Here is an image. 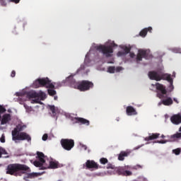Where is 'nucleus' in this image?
<instances>
[{"label":"nucleus","instance_id":"obj_1","mask_svg":"<svg viewBox=\"0 0 181 181\" xmlns=\"http://www.w3.org/2000/svg\"><path fill=\"white\" fill-rule=\"evenodd\" d=\"M36 158L39 160H35L33 165L36 168H40V170H45V169H57L59 168V162L56 160H51L49 161V165L45 166L46 160H45V154L42 152L37 151Z\"/></svg>","mask_w":181,"mask_h":181},{"label":"nucleus","instance_id":"obj_2","mask_svg":"<svg viewBox=\"0 0 181 181\" xmlns=\"http://www.w3.org/2000/svg\"><path fill=\"white\" fill-rule=\"evenodd\" d=\"M66 83H69L70 86L72 87V88H76L77 90H79V91H88L90 88L94 87V83H93V82L89 81L76 82V80L73 78V76H69L66 79Z\"/></svg>","mask_w":181,"mask_h":181},{"label":"nucleus","instance_id":"obj_3","mask_svg":"<svg viewBox=\"0 0 181 181\" xmlns=\"http://www.w3.org/2000/svg\"><path fill=\"white\" fill-rule=\"evenodd\" d=\"M21 170L30 172V168L25 164L13 163L7 165L6 173V175H11V176H18Z\"/></svg>","mask_w":181,"mask_h":181},{"label":"nucleus","instance_id":"obj_4","mask_svg":"<svg viewBox=\"0 0 181 181\" xmlns=\"http://www.w3.org/2000/svg\"><path fill=\"white\" fill-rule=\"evenodd\" d=\"M21 131H22V128L19 129V130H18V128H15L12 131L13 141H28V142H30V141H32L30 135L26 132H21Z\"/></svg>","mask_w":181,"mask_h":181},{"label":"nucleus","instance_id":"obj_5","mask_svg":"<svg viewBox=\"0 0 181 181\" xmlns=\"http://www.w3.org/2000/svg\"><path fill=\"white\" fill-rule=\"evenodd\" d=\"M34 88H39L40 87H46V88H54V85L49 78H42L36 79L33 83Z\"/></svg>","mask_w":181,"mask_h":181},{"label":"nucleus","instance_id":"obj_6","mask_svg":"<svg viewBox=\"0 0 181 181\" xmlns=\"http://www.w3.org/2000/svg\"><path fill=\"white\" fill-rule=\"evenodd\" d=\"M96 50H98L100 53H103L105 57H112V53H114L112 45H99L96 47Z\"/></svg>","mask_w":181,"mask_h":181},{"label":"nucleus","instance_id":"obj_7","mask_svg":"<svg viewBox=\"0 0 181 181\" xmlns=\"http://www.w3.org/2000/svg\"><path fill=\"white\" fill-rule=\"evenodd\" d=\"M168 74H162L156 71H151L148 72V76L150 80L160 81V80H165Z\"/></svg>","mask_w":181,"mask_h":181},{"label":"nucleus","instance_id":"obj_8","mask_svg":"<svg viewBox=\"0 0 181 181\" xmlns=\"http://www.w3.org/2000/svg\"><path fill=\"white\" fill-rule=\"evenodd\" d=\"M61 145L65 151H71L74 148V140L62 139H61Z\"/></svg>","mask_w":181,"mask_h":181},{"label":"nucleus","instance_id":"obj_9","mask_svg":"<svg viewBox=\"0 0 181 181\" xmlns=\"http://www.w3.org/2000/svg\"><path fill=\"white\" fill-rule=\"evenodd\" d=\"M151 58V54H149V50L148 49H139V52L136 55V60L137 62H142V59H148Z\"/></svg>","mask_w":181,"mask_h":181},{"label":"nucleus","instance_id":"obj_10","mask_svg":"<svg viewBox=\"0 0 181 181\" xmlns=\"http://www.w3.org/2000/svg\"><path fill=\"white\" fill-rule=\"evenodd\" d=\"M83 168L86 169H95L97 170L99 168V165L95 161L93 160H87L86 163L83 164Z\"/></svg>","mask_w":181,"mask_h":181},{"label":"nucleus","instance_id":"obj_11","mask_svg":"<svg viewBox=\"0 0 181 181\" xmlns=\"http://www.w3.org/2000/svg\"><path fill=\"white\" fill-rule=\"evenodd\" d=\"M164 80L170 83V86H168V91H170V93L173 91L175 87L173 86V79L172 78L171 75L168 74Z\"/></svg>","mask_w":181,"mask_h":181},{"label":"nucleus","instance_id":"obj_12","mask_svg":"<svg viewBox=\"0 0 181 181\" xmlns=\"http://www.w3.org/2000/svg\"><path fill=\"white\" fill-rule=\"evenodd\" d=\"M156 88L158 91H160L162 93V94H167L168 90H166V86H163V84L156 83Z\"/></svg>","mask_w":181,"mask_h":181},{"label":"nucleus","instance_id":"obj_13","mask_svg":"<svg viewBox=\"0 0 181 181\" xmlns=\"http://www.w3.org/2000/svg\"><path fill=\"white\" fill-rule=\"evenodd\" d=\"M171 122L173 124H175V125H179L181 123V115H175L170 118Z\"/></svg>","mask_w":181,"mask_h":181},{"label":"nucleus","instance_id":"obj_14","mask_svg":"<svg viewBox=\"0 0 181 181\" xmlns=\"http://www.w3.org/2000/svg\"><path fill=\"white\" fill-rule=\"evenodd\" d=\"M76 124H82L83 125H90V121H88L87 119H84L83 117H75L74 118Z\"/></svg>","mask_w":181,"mask_h":181},{"label":"nucleus","instance_id":"obj_15","mask_svg":"<svg viewBox=\"0 0 181 181\" xmlns=\"http://www.w3.org/2000/svg\"><path fill=\"white\" fill-rule=\"evenodd\" d=\"M11 119V116L10 114H5L2 116L1 124L5 125L9 122Z\"/></svg>","mask_w":181,"mask_h":181},{"label":"nucleus","instance_id":"obj_16","mask_svg":"<svg viewBox=\"0 0 181 181\" xmlns=\"http://www.w3.org/2000/svg\"><path fill=\"white\" fill-rule=\"evenodd\" d=\"M126 113L129 116L136 115V114H138V112H136V110H135V108H134V107H132V106L127 107Z\"/></svg>","mask_w":181,"mask_h":181},{"label":"nucleus","instance_id":"obj_17","mask_svg":"<svg viewBox=\"0 0 181 181\" xmlns=\"http://www.w3.org/2000/svg\"><path fill=\"white\" fill-rule=\"evenodd\" d=\"M117 173H119V175H123L124 176H131V175H132L131 171L125 170V169H124L122 167L117 169Z\"/></svg>","mask_w":181,"mask_h":181},{"label":"nucleus","instance_id":"obj_18","mask_svg":"<svg viewBox=\"0 0 181 181\" xmlns=\"http://www.w3.org/2000/svg\"><path fill=\"white\" fill-rule=\"evenodd\" d=\"M159 136H160V134L159 133L149 134V136L146 137L144 141H153V139H158Z\"/></svg>","mask_w":181,"mask_h":181},{"label":"nucleus","instance_id":"obj_19","mask_svg":"<svg viewBox=\"0 0 181 181\" xmlns=\"http://www.w3.org/2000/svg\"><path fill=\"white\" fill-rule=\"evenodd\" d=\"M148 32H150V33H152V27L146 28L141 30V32L139 33V35L141 37H145V36H146V35H148Z\"/></svg>","mask_w":181,"mask_h":181},{"label":"nucleus","instance_id":"obj_20","mask_svg":"<svg viewBox=\"0 0 181 181\" xmlns=\"http://www.w3.org/2000/svg\"><path fill=\"white\" fill-rule=\"evenodd\" d=\"M168 138H169V140H168L169 142H175L176 139H180L181 133L177 132L176 134L168 136Z\"/></svg>","mask_w":181,"mask_h":181},{"label":"nucleus","instance_id":"obj_21","mask_svg":"<svg viewBox=\"0 0 181 181\" xmlns=\"http://www.w3.org/2000/svg\"><path fill=\"white\" fill-rule=\"evenodd\" d=\"M130 152L129 151H121L119 154L118 159L119 160H124L127 156L129 155Z\"/></svg>","mask_w":181,"mask_h":181},{"label":"nucleus","instance_id":"obj_22","mask_svg":"<svg viewBox=\"0 0 181 181\" xmlns=\"http://www.w3.org/2000/svg\"><path fill=\"white\" fill-rule=\"evenodd\" d=\"M163 104L165 106L172 105L173 104V100H172V98H167L166 99L163 100Z\"/></svg>","mask_w":181,"mask_h":181},{"label":"nucleus","instance_id":"obj_23","mask_svg":"<svg viewBox=\"0 0 181 181\" xmlns=\"http://www.w3.org/2000/svg\"><path fill=\"white\" fill-rule=\"evenodd\" d=\"M27 97L28 98H39V93L36 92H28Z\"/></svg>","mask_w":181,"mask_h":181},{"label":"nucleus","instance_id":"obj_24","mask_svg":"<svg viewBox=\"0 0 181 181\" xmlns=\"http://www.w3.org/2000/svg\"><path fill=\"white\" fill-rule=\"evenodd\" d=\"M37 173H28L27 176L24 177V180H29L28 179H33V177H37Z\"/></svg>","mask_w":181,"mask_h":181},{"label":"nucleus","instance_id":"obj_25","mask_svg":"<svg viewBox=\"0 0 181 181\" xmlns=\"http://www.w3.org/2000/svg\"><path fill=\"white\" fill-rule=\"evenodd\" d=\"M49 110L52 112L53 117H56V107L54 105H49Z\"/></svg>","mask_w":181,"mask_h":181},{"label":"nucleus","instance_id":"obj_26","mask_svg":"<svg viewBox=\"0 0 181 181\" xmlns=\"http://www.w3.org/2000/svg\"><path fill=\"white\" fill-rule=\"evenodd\" d=\"M122 49L124 50V52L125 53V54H128V53L131 52V47H128L127 46H123Z\"/></svg>","mask_w":181,"mask_h":181},{"label":"nucleus","instance_id":"obj_27","mask_svg":"<svg viewBox=\"0 0 181 181\" xmlns=\"http://www.w3.org/2000/svg\"><path fill=\"white\" fill-rule=\"evenodd\" d=\"M2 155H8V152L5 148L0 147V158H2Z\"/></svg>","mask_w":181,"mask_h":181},{"label":"nucleus","instance_id":"obj_28","mask_svg":"<svg viewBox=\"0 0 181 181\" xmlns=\"http://www.w3.org/2000/svg\"><path fill=\"white\" fill-rule=\"evenodd\" d=\"M107 72L110 73L111 74L115 73V66H109L107 68Z\"/></svg>","mask_w":181,"mask_h":181},{"label":"nucleus","instance_id":"obj_29","mask_svg":"<svg viewBox=\"0 0 181 181\" xmlns=\"http://www.w3.org/2000/svg\"><path fill=\"white\" fill-rule=\"evenodd\" d=\"M47 91L49 95H56V90H54L53 88L48 89Z\"/></svg>","mask_w":181,"mask_h":181},{"label":"nucleus","instance_id":"obj_30","mask_svg":"<svg viewBox=\"0 0 181 181\" xmlns=\"http://www.w3.org/2000/svg\"><path fill=\"white\" fill-rule=\"evenodd\" d=\"M100 163H102V165H105L106 163H108V159L105 158H102L100 159Z\"/></svg>","mask_w":181,"mask_h":181},{"label":"nucleus","instance_id":"obj_31","mask_svg":"<svg viewBox=\"0 0 181 181\" xmlns=\"http://www.w3.org/2000/svg\"><path fill=\"white\" fill-rule=\"evenodd\" d=\"M4 112H6V109L0 105V117H1V114H4Z\"/></svg>","mask_w":181,"mask_h":181},{"label":"nucleus","instance_id":"obj_32","mask_svg":"<svg viewBox=\"0 0 181 181\" xmlns=\"http://www.w3.org/2000/svg\"><path fill=\"white\" fill-rule=\"evenodd\" d=\"M175 155H180V148H176L173 151Z\"/></svg>","mask_w":181,"mask_h":181},{"label":"nucleus","instance_id":"obj_33","mask_svg":"<svg viewBox=\"0 0 181 181\" xmlns=\"http://www.w3.org/2000/svg\"><path fill=\"white\" fill-rule=\"evenodd\" d=\"M0 4L1 6H6L8 5L6 0H0Z\"/></svg>","mask_w":181,"mask_h":181},{"label":"nucleus","instance_id":"obj_34","mask_svg":"<svg viewBox=\"0 0 181 181\" xmlns=\"http://www.w3.org/2000/svg\"><path fill=\"white\" fill-rule=\"evenodd\" d=\"M122 70H123L122 66H117V67L115 69V71H117V73H119V71H122Z\"/></svg>","mask_w":181,"mask_h":181},{"label":"nucleus","instance_id":"obj_35","mask_svg":"<svg viewBox=\"0 0 181 181\" xmlns=\"http://www.w3.org/2000/svg\"><path fill=\"white\" fill-rule=\"evenodd\" d=\"M166 93H158L157 94V97H158V98H160V99H162V98H163V95H165Z\"/></svg>","mask_w":181,"mask_h":181},{"label":"nucleus","instance_id":"obj_36","mask_svg":"<svg viewBox=\"0 0 181 181\" xmlns=\"http://www.w3.org/2000/svg\"><path fill=\"white\" fill-rule=\"evenodd\" d=\"M0 141L1 142V144H5V135L2 134L0 139Z\"/></svg>","mask_w":181,"mask_h":181},{"label":"nucleus","instance_id":"obj_37","mask_svg":"<svg viewBox=\"0 0 181 181\" xmlns=\"http://www.w3.org/2000/svg\"><path fill=\"white\" fill-rule=\"evenodd\" d=\"M125 53L124 52H122V51H119L118 52H117V56H119V57H121V56H125Z\"/></svg>","mask_w":181,"mask_h":181},{"label":"nucleus","instance_id":"obj_38","mask_svg":"<svg viewBox=\"0 0 181 181\" xmlns=\"http://www.w3.org/2000/svg\"><path fill=\"white\" fill-rule=\"evenodd\" d=\"M39 97H40L41 100H43L46 97V94L45 93H39Z\"/></svg>","mask_w":181,"mask_h":181},{"label":"nucleus","instance_id":"obj_39","mask_svg":"<svg viewBox=\"0 0 181 181\" xmlns=\"http://www.w3.org/2000/svg\"><path fill=\"white\" fill-rule=\"evenodd\" d=\"M8 2H13V4H19L21 2V0H8Z\"/></svg>","mask_w":181,"mask_h":181},{"label":"nucleus","instance_id":"obj_40","mask_svg":"<svg viewBox=\"0 0 181 181\" xmlns=\"http://www.w3.org/2000/svg\"><path fill=\"white\" fill-rule=\"evenodd\" d=\"M129 56L131 59H135V57H136V55H135V53L134 52H130Z\"/></svg>","mask_w":181,"mask_h":181},{"label":"nucleus","instance_id":"obj_41","mask_svg":"<svg viewBox=\"0 0 181 181\" xmlns=\"http://www.w3.org/2000/svg\"><path fill=\"white\" fill-rule=\"evenodd\" d=\"M48 135L47 134L42 136V141H47Z\"/></svg>","mask_w":181,"mask_h":181},{"label":"nucleus","instance_id":"obj_42","mask_svg":"<svg viewBox=\"0 0 181 181\" xmlns=\"http://www.w3.org/2000/svg\"><path fill=\"white\" fill-rule=\"evenodd\" d=\"M15 76H16V71H12L11 74V77H15Z\"/></svg>","mask_w":181,"mask_h":181},{"label":"nucleus","instance_id":"obj_43","mask_svg":"<svg viewBox=\"0 0 181 181\" xmlns=\"http://www.w3.org/2000/svg\"><path fill=\"white\" fill-rule=\"evenodd\" d=\"M157 143L158 144H166V141H165V140L158 141Z\"/></svg>","mask_w":181,"mask_h":181},{"label":"nucleus","instance_id":"obj_44","mask_svg":"<svg viewBox=\"0 0 181 181\" xmlns=\"http://www.w3.org/2000/svg\"><path fill=\"white\" fill-rule=\"evenodd\" d=\"M135 169H142V165H136L135 166Z\"/></svg>","mask_w":181,"mask_h":181},{"label":"nucleus","instance_id":"obj_45","mask_svg":"<svg viewBox=\"0 0 181 181\" xmlns=\"http://www.w3.org/2000/svg\"><path fill=\"white\" fill-rule=\"evenodd\" d=\"M173 101H175V103H176L177 104H179V100H177V98H174Z\"/></svg>","mask_w":181,"mask_h":181},{"label":"nucleus","instance_id":"obj_46","mask_svg":"<svg viewBox=\"0 0 181 181\" xmlns=\"http://www.w3.org/2000/svg\"><path fill=\"white\" fill-rule=\"evenodd\" d=\"M82 148H83L84 151H87V146L82 145Z\"/></svg>","mask_w":181,"mask_h":181},{"label":"nucleus","instance_id":"obj_47","mask_svg":"<svg viewBox=\"0 0 181 181\" xmlns=\"http://www.w3.org/2000/svg\"><path fill=\"white\" fill-rule=\"evenodd\" d=\"M162 104H163V100H162L161 102L158 103V106L162 105Z\"/></svg>","mask_w":181,"mask_h":181},{"label":"nucleus","instance_id":"obj_48","mask_svg":"<svg viewBox=\"0 0 181 181\" xmlns=\"http://www.w3.org/2000/svg\"><path fill=\"white\" fill-rule=\"evenodd\" d=\"M80 69L81 70H84V65H81Z\"/></svg>","mask_w":181,"mask_h":181},{"label":"nucleus","instance_id":"obj_49","mask_svg":"<svg viewBox=\"0 0 181 181\" xmlns=\"http://www.w3.org/2000/svg\"><path fill=\"white\" fill-rule=\"evenodd\" d=\"M107 169H114V167L112 165L107 167Z\"/></svg>","mask_w":181,"mask_h":181},{"label":"nucleus","instance_id":"obj_50","mask_svg":"<svg viewBox=\"0 0 181 181\" xmlns=\"http://www.w3.org/2000/svg\"><path fill=\"white\" fill-rule=\"evenodd\" d=\"M33 101H34V103H39V99H37V100H33Z\"/></svg>","mask_w":181,"mask_h":181},{"label":"nucleus","instance_id":"obj_51","mask_svg":"<svg viewBox=\"0 0 181 181\" xmlns=\"http://www.w3.org/2000/svg\"><path fill=\"white\" fill-rule=\"evenodd\" d=\"M161 138H163V139L165 138V135L162 134Z\"/></svg>","mask_w":181,"mask_h":181},{"label":"nucleus","instance_id":"obj_52","mask_svg":"<svg viewBox=\"0 0 181 181\" xmlns=\"http://www.w3.org/2000/svg\"><path fill=\"white\" fill-rule=\"evenodd\" d=\"M179 132H181V127L179 129Z\"/></svg>","mask_w":181,"mask_h":181},{"label":"nucleus","instance_id":"obj_53","mask_svg":"<svg viewBox=\"0 0 181 181\" xmlns=\"http://www.w3.org/2000/svg\"><path fill=\"white\" fill-rule=\"evenodd\" d=\"M113 46H117V45L114 44V45H113Z\"/></svg>","mask_w":181,"mask_h":181},{"label":"nucleus","instance_id":"obj_54","mask_svg":"<svg viewBox=\"0 0 181 181\" xmlns=\"http://www.w3.org/2000/svg\"><path fill=\"white\" fill-rule=\"evenodd\" d=\"M136 149H139V147L136 148Z\"/></svg>","mask_w":181,"mask_h":181},{"label":"nucleus","instance_id":"obj_55","mask_svg":"<svg viewBox=\"0 0 181 181\" xmlns=\"http://www.w3.org/2000/svg\"><path fill=\"white\" fill-rule=\"evenodd\" d=\"M0 118H1V117L0 116Z\"/></svg>","mask_w":181,"mask_h":181}]
</instances>
